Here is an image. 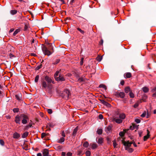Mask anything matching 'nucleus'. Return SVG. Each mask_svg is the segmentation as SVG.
Segmentation results:
<instances>
[{"label":"nucleus","instance_id":"nucleus-50","mask_svg":"<svg viewBox=\"0 0 156 156\" xmlns=\"http://www.w3.org/2000/svg\"><path fill=\"white\" fill-rule=\"evenodd\" d=\"M32 126V125L31 124H29L27 126H26L25 129H28L29 128L31 127Z\"/></svg>","mask_w":156,"mask_h":156},{"label":"nucleus","instance_id":"nucleus-27","mask_svg":"<svg viewBox=\"0 0 156 156\" xmlns=\"http://www.w3.org/2000/svg\"><path fill=\"white\" fill-rule=\"evenodd\" d=\"M78 130V126H77L73 130V135L75 136Z\"/></svg>","mask_w":156,"mask_h":156},{"label":"nucleus","instance_id":"nucleus-19","mask_svg":"<svg viewBox=\"0 0 156 156\" xmlns=\"http://www.w3.org/2000/svg\"><path fill=\"white\" fill-rule=\"evenodd\" d=\"M119 117L122 120L124 119L126 117L124 113L120 114L119 115Z\"/></svg>","mask_w":156,"mask_h":156},{"label":"nucleus","instance_id":"nucleus-20","mask_svg":"<svg viewBox=\"0 0 156 156\" xmlns=\"http://www.w3.org/2000/svg\"><path fill=\"white\" fill-rule=\"evenodd\" d=\"M100 101L103 104L107 106H109V105H110V104H109L104 100H101Z\"/></svg>","mask_w":156,"mask_h":156},{"label":"nucleus","instance_id":"nucleus-59","mask_svg":"<svg viewBox=\"0 0 156 156\" xmlns=\"http://www.w3.org/2000/svg\"><path fill=\"white\" fill-rule=\"evenodd\" d=\"M62 135L63 136V137H65L66 136L65 134V133L63 131L62 133Z\"/></svg>","mask_w":156,"mask_h":156},{"label":"nucleus","instance_id":"nucleus-26","mask_svg":"<svg viewBox=\"0 0 156 156\" xmlns=\"http://www.w3.org/2000/svg\"><path fill=\"white\" fill-rule=\"evenodd\" d=\"M65 140V139L64 137H61L58 140V142L60 143H62Z\"/></svg>","mask_w":156,"mask_h":156},{"label":"nucleus","instance_id":"nucleus-58","mask_svg":"<svg viewBox=\"0 0 156 156\" xmlns=\"http://www.w3.org/2000/svg\"><path fill=\"white\" fill-rule=\"evenodd\" d=\"M131 142H132V144H133V145L135 147H137V145L136 144L135 142L133 140Z\"/></svg>","mask_w":156,"mask_h":156},{"label":"nucleus","instance_id":"nucleus-39","mask_svg":"<svg viewBox=\"0 0 156 156\" xmlns=\"http://www.w3.org/2000/svg\"><path fill=\"white\" fill-rule=\"evenodd\" d=\"M77 30L79 31L82 34H83L84 33H85V32L83 31V30H82L81 29H80V28H77Z\"/></svg>","mask_w":156,"mask_h":156},{"label":"nucleus","instance_id":"nucleus-28","mask_svg":"<svg viewBox=\"0 0 156 156\" xmlns=\"http://www.w3.org/2000/svg\"><path fill=\"white\" fill-rule=\"evenodd\" d=\"M103 138H100L98 139L97 142L98 144H101L103 143Z\"/></svg>","mask_w":156,"mask_h":156},{"label":"nucleus","instance_id":"nucleus-14","mask_svg":"<svg viewBox=\"0 0 156 156\" xmlns=\"http://www.w3.org/2000/svg\"><path fill=\"white\" fill-rule=\"evenodd\" d=\"M29 28V23H25L24 30V31L28 30Z\"/></svg>","mask_w":156,"mask_h":156},{"label":"nucleus","instance_id":"nucleus-15","mask_svg":"<svg viewBox=\"0 0 156 156\" xmlns=\"http://www.w3.org/2000/svg\"><path fill=\"white\" fill-rule=\"evenodd\" d=\"M42 86L43 88L46 89L47 87L48 88L49 87L46 83V82L44 81H43L42 82Z\"/></svg>","mask_w":156,"mask_h":156},{"label":"nucleus","instance_id":"nucleus-9","mask_svg":"<svg viewBox=\"0 0 156 156\" xmlns=\"http://www.w3.org/2000/svg\"><path fill=\"white\" fill-rule=\"evenodd\" d=\"M64 94L68 98L70 94L69 91L68 90H65L64 91Z\"/></svg>","mask_w":156,"mask_h":156},{"label":"nucleus","instance_id":"nucleus-2","mask_svg":"<svg viewBox=\"0 0 156 156\" xmlns=\"http://www.w3.org/2000/svg\"><path fill=\"white\" fill-rule=\"evenodd\" d=\"M115 95L117 97L123 98L125 96V94L123 92H117L115 93Z\"/></svg>","mask_w":156,"mask_h":156},{"label":"nucleus","instance_id":"nucleus-23","mask_svg":"<svg viewBox=\"0 0 156 156\" xmlns=\"http://www.w3.org/2000/svg\"><path fill=\"white\" fill-rule=\"evenodd\" d=\"M60 71H56L55 74L54 75V77L55 78V80H56V78H57L58 77V76L59 75V73H60Z\"/></svg>","mask_w":156,"mask_h":156},{"label":"nucleus","instance_id":"nucleus-63","mask_svg":"<svg viewBox=\"0 0 156 156\" xmlns=\"http://www.w3.org/2000/svg\"><path fill=\"white\" fill-rule=\"evenodd\" d=\"M5 117L7 119H10L11 118V116L9 115H6Z\"/></svg>","mask_w":156,"mask_h":156},{"label":"nucleus","instance_id":"nucleus-41","mask_svg":"<svg viewBox=\"0 0 156 156\" xmlns=\"http://www.w3.org/2000/svg\"><path fill=\"white\" fill-rule=\"evenodd\" d=\"M113 143V146L114 148L116 147V146L117 145V144L116 143L115 140H114L112 141Z\"/></svg>","mask_w":156,"mask_h":156},{"label":"nucleus","instance_id":"nucleus-3","mask_svg":"<svg viewBox=\"0 0 156 156\" xmlns=\"http://www.w3.org/2000/svg\"><path fill=\"white\" fill-rule=\"evenodd\" d=\"M52 79H53V78H51L48 76H46L45 77V80L48 82V85L51 83H54V82L52 80Z\"/></svg>","mask_w":156,"mask_h":156},{"label":"nucleus","instance_id":"nucleus-6","mask_svg":"<svg viewBox=\"0 0 156 156\" xmlns=\"http://www.w3.org/2000/svg\"><path fill=\"white\" fill-rule=\"evenodd\" d=\"M56 80L57 81H65V79L63 77V76L61 74H60L59 75V77H58L57 78H56Z\"/></svg>","mask_w":156,"mask_h":156},{"label":"nucleus","instance_id":"nucleus-57","mask_svg":"<svg viewBox=\"0 0 156 156\" xmlns=\"http://www.w3.org/2000/svg\"><path fill=\"white\" fill-rule=\"evenodd\" d=\"M143 133L142 131H138V134L139 135V136L140 137H141L142 136V134Z\"/></svg>","mask_w":156,"mask_h":156},{"label":"nucleus","instance_id":"nucleus-51","mask_svg":"<svg viewBox=\"0 0 156 156\" xmlns=\"http://www.w3.org/2000/svg\"><path fill=\"white\" fill-rule=\"evenodd\" d=\"M146 115V112L144 111V112L141 115V117H144Z\"/></svg>","mask_w":156,"mask_h":156},{"label":"nucleus","instance_id":"nucleus-44","mask_svg":"<svg viewBox=\"0 0 156 156\" xmlns=\"http://www.w3.org/2000/svg\"><path fill=\"white\" fill-rule=\"evenodd\" d=\"M39 78V76L38 75H37L34 81L35 82L37 83L38 82Z\"/></svg>","mask_w":156,"mask_h":156},{"label":"nucleus","instance_id":"nucleus-22","mask_svg":"<svg viewBox=\"0 0 156 156\" xmlns=\"http://www.w3.org/2000/svg\"><path fill=\"white\" fill-rule=\"evenodd\" d=\"M125 149L129 153H131L133 151V149L132 148L130 147H125Z\"/></svg>","mask_w":156,"mask_h":156},{"label":"nucleus","instance_id":"nucleus-47","mask_svg":"<svg viewBox=\"0 0 156 156\" xmlns=\"http://www.w3.org/2000/svg\"><path fill=\"white\" fill-rule=\"evenodd\" d=\"M133 126L134 129H136V130L138 129L139 126L138 125H133Z\"/></svg>","mask_w":156,"mask_h":156},{"label":"nucleus","instance_id":"nucleus-4","mask_svg":"<svg viewBox=\"0 0 156 156\" xmlns=\"http://www.w3.org/2000/svg\"><path fill=\"white\" fill-rule=\"evenodd\" d=\"M42 50L45 55H47L49 56L52 54V53L46 47L42 49Z\"/></svg>","mask_w":156,"mask_h":156},{"label":"nucleus","instance_id":"nucleus-10","mask_svg":"<svg viewBox=\"0 0 156 156\" xmlns=\"http://www.w3.org/2000/svg\"><path fill=\"white\" fill-rule=\"evenodd\" d=\"M20 135L16 132H15L13 134V137L15 139H18L20 138Z\"/></svg>","mask_w":156,"mask_h":156},{"label":"nucleus","instance_id":"nucleus-38","mask_svg":"<svg viewBox=\"0 0 156 156\" xmlns=\"http://www.w3.org/2000/svg\"><path fill=\"white\" fill-rule=\"evenodd\" d=\"M129 95L131 98H134V94L132 92V91L130 92L129 93Z\"/></svg>","mask_w":156,"mask_h":156},{"label":"nucleus","instance_id":"nucleus-37","mask_svg":"<svg viewBox=\"0 0 156 156\" xmlns=\"http://www.w3.org/2000/svg\"><path fill=\"white\" fill-rule=\"evenodd\" d=\"M97 132L99 135H101L102 133V130L101 129H98Z\"/></svg>","mask_w":156,"mask_h":156},{"label":"nucleus","instance_id":"nucleus-1","mask_svg":"<svg viewBox=\"0 0 156 156\" xmlns=\"http://www.w3.org/2000/svg\"><path fill=\"white\" fill-rule=\"evenodd\" d=\"M20 117L23 119L22 120V123L23 124H27V121L29 120L28 116L24 114H22L20 115Z\"/></svg>","mask_w":156,"mask_h":156},{"label":"nucleus","instance_id":"nucleus-33","mask_svg":"<svg viewBox=\"0 0 156 156\" xmlns=\"http://www.w3.org/2000/svg\"><path fill=\"white\" fill-rule=\"evenodd\" d=\"M84 80H85V78L84 77H81L79 78L78 79L77 81H78V82H83V81H84Z\"/></svg>","mask_w":156,"mask_h":156},{"label":"nucleus","instance_id":"nucleus-62","mask_svg":"<svg viewBox=\"0 0 156 156\" xmlns=\"http://www.w3.org/2000/svg\"><path fill=\"white\" fill-rule=\"evenodd\" d=\"M120 84L122 85H123L124 84V81L123 80H122L120 82Z\"/></svg>","mask_w":156,"mask_h":156},{"label":"nucleus","instance_id":"nucleus-48","mask_svg":"<svg viewBox=\"0 0 156 156\" xmlns=\"http://www.w3.org/2000/svg\"><path fill=\"white\" fill-rule=\"evenodd\" d=\"M135 121L137 123H139L140 122V120L139 119H135Z\"/></svg>","mask_w":156,"mask_h":156},{"label":"nucleus","instance_id":"nucleus-17","mask_svg":"<svg viewBox=\"0 0 156 156\" xmlns=\"http://www.w3.org/2000/svg\"><path fill=\"white\" fill-rule=\"evenodd\" d=\"M124 91L126 93H127L130 92L132 90L130 89V88L129 87H126L124 89Z\"/></svg>","mask_w":156,"mask_h":156},{"label":"nucleus","instance_id":"nucleus-18","mask_svg":"<svg viewBox=\"0 0 156 156\" xmlns=\"http://www.w3.org/2000/svg\"><path fill=\"white\" fill-rule=\"evenodd\" d=\"M142 90L143 92L145 93L148 92L149 90V88L146 87H143Z\"/></svg>","mask_w":156,"mask_h":156},{"label":"nucleus","instance_id":"nucleus-46","mask_svg":"<svg viewBox=\"0 0 156 156\" xmlns=\"http://www.w3.org/2000/svg\"><path fill=\"white\" fill-rule=\"evenodd\" d=\"M4 144L5 143L4 141L2 140H0V144L1 145L3 146L4 145Z\"/></svg>","mask_w":156,"mask_h":156},{"label":"nucleus","instance_id":"nucleus-5","mask_svg":"<svg viewBox=\"0 0 156 156\" xmlns=\"http://www.w3.org/2000/svg\"><path fill=\"white\" fill-rule=\"evenodd\" d=\"M122 143L123 145L126 146V147H130L132 144V142H129V141H123Z\"/></svg>","mask_w":156,"mask_h":156},{"label":"nucleus","instance_id":"nucleus-13","mask_svg":"<svg viewBox=\"0 0 156 156\" xmlns=\"http://www.w3.org/2000/svg\"><path fill=\"white\" fill-rule=\"evenodd\" d=\"M147 135L145 136H144V141H146L147 140V139L149 138L150 136L149 134L150 132L149 131L148 129L147 130Z\"/></svg>","mask_w":156,"mask_h":156},{"label":"nucleus","instance_id":"nucleus-54","mask_svg":"<svg viewBox=\"0 0 156 156\" xmlns=\"http://www.w3.org/2000/svg\"><path fill=\"white\" fill-rule=\"evenodd\" d=\"M72 153L70 152H68L66 154L67 156H72Z\"/></svg>","mask_w":156,"mask_h":156},{"label":"nucleus","instance_id":"nucleus-56","mask_svg":"<svg viewBox=\"0 0 156 156\" xmlns=\"http://www.w3.org/2000/svg\"><path fill=\"white\" fill-rule=\"evenodd\" d=\"M98 118L100 119H102L103 118V116L101 114H100L98 116Z\"/></svg>","mask_w":156,"mask_h":156},{"label":"nucleus","instance_id":"nucleus-60","mask_svg":"<svg viewBox=\"0 0 156 156\" xmlns=\"http://www.w3.org/2000/svg\"><path fill=\"white\" fill-rule=\"evenodd\" d=\"M103 43V41L102 39H101L99 42V44L102 45Z\"/></svg>","mask_w":156,"mask_h":156},{"label":"nucleus","instance_id":"nucleus-36","mask_svg":"<svg viewBox=\"0 0 156 156\" xmlns=\"http://www.w3.org/2000/svg\"><path fill=\"white\" fill-rule=\"evenodd\" d=\"M15 97L16 98L18 101H20L21 100L20 96V94H16L15 95Z\"/></svg>","mask_w":156,"mask_h":156},{"label":"nucleus","instance_id":"nucleus-8","mask_svg":"<svg viewBox=\"0 0 156 156\" xmlns=\"http://www.w3.org/2000/svg\"><path fill=\"white\" fill-rule=\"evenodd\" d=\"M112 121H115L117 123H118L119 124L121 123L122 122V119H116L115 118H114L113 119Z\"/></svg>","mask_w":156,"mask_h":156},{"label":"nucleus","instance_id":"nucleus-52","mask_svg":"<svg viewBox=\"0 0 156 156\" xmlns=\"http://www.w3.org/2000/svg\"><path fill=\"white\" fill-rule=\"evenodd\" d=\"M48 113L49 114H51L52 112V111L51 109H49L47 110Z\"/></svg>","mask_w":156,"mask_h":156},{"label":"nucleus","instance_id":"nucleus-32","mask_svg":"<svg viewBox=\"0 0 156 156\" xmlns=\"http://www.w3.org/2000/svg\"><path fill=\"white\" fill-rule=\"evenodd\" d=\"M106 140L107 141V143H108V144H111V140L110 138H109L108 137H107L106 138Z\"/></svg>","mask_w":156,"mask_h":156},{"label":"nucleus","instance_id":"nucleus-40","mask_svg":"<svg viewBox=\"0 0 156 156\" xmlns=\"http://www.w3.org/2000/svg\"><path fill=\"white\" fill-rule=\"evenodd\" d=\"M20 31L19 29H17L14 32L13 34V35L14 36H15L18 33H19Z\"/></svg>","mask_w":156,"mask_h":156},{"label":"nucleus","instance_id":"nucleus-55","mask_svg":"<svg viewBox=\"0 0 156 156\" xmlns=\"http://www.w3.org/2000/svg\"><path fill=\"white\" fill-rule=\"evenodd\" d=\"M83 58H82L81 59V60H80V65H83Z\"/></svg>","mask_w":156,"mask_h":156},{"label":"nucleus","instance_id":"nucleus-42","mask_svg":"<svg viewBox=\"0 0 156 156\" xmlns=\"http://www.w3.org/2000/svg\"><path fill=\"white\" fill-rule=\"evenodd\" d=\"M125 133V132H124L121 131L119 132V134L121 137H122L124 136Z\"/></svg>","mask_w":156,"mask_h":156},{"label":"nucleus","instance_id":"nucleus-49","mask_svg":"<svg viewBox=\"0 0 156 156\" xmlns=\"http://www.w3.org/2000/svg\"><path fill=\"white\" fill-rule=\"evenodd\" d=\"M41 67H42V65L41 64V65L37 66L36 68L35 69L36 70H38L39 69H40L41 68Z\"/></svg>","mask_w":156,"mask_h":156},{"label":"nucleus","instance_id":"nucleus-29","mask_svg":"<svg viewBox=\"0 0 156 156\" xmlns=\"http://www.w3.org/2000/svg\"><path fill=\"white\" fill-rule=\"evenodd\" d=\"M28 135V133L27 132L24 133L22 136V137L23 138H26Z\"/></svg>","mask_w":156,"mask_h":156},{"label":"nucleus","instance_id":"nucleus-45","mask_svg":"<svg viewBox=\"0 0 156 156\" xmlns=\"http://www.w3.org/2000/svg\"><path fill=\"white\" fill-rule=\"evenodd\" d=\"M86 156H90V152L89 151H87L85 152Z\"/></svg>","mask_w":156,"mask_h":156},{"label":"nucleus","instance_id":"nucleus-11","mask_svg":"<svg viewBox=\"0 0 156 156\" xmlns=\"http://www.w3.org/2000/svg\"><path fill=\"white\" fill-rule=\"evenodd\" d=\"M124 76L126 78H130L132 76V74L130 73H126L124 74Z\"/></svg>","mask_w":156,"mask_h":156},{"label":"nucleus","instance_id":"nucleus-53","mask_svg":"<svg viewBox=\"0 0 156 156\" xmlns=\"http://www.w3.org/2000/svg\"><path fill=\"white\" fill-rule=\"evenodd\" d=\"M46 134L45 133H42L41 134V138H44L46 136Z\"/></svg>","mask_w":156,"mask_h":156},{"label":"nucleus","instance_id":"nucleus-34","mask_svg":"<svg viewBox=\"0 0 156 156\" xmlns=\"http://www.w3.org/2000/svg\"><path fill=\"white\" fill-rule=\"evenodd\" d=\"M60 61V59H56L55 61L53 62L52 64L54 65H55L58 63Z\"/></svg>","mask_w":156,"mask_h":156},{"label":"nucleus","instance_id":"nucleus-61","mask_svg":"<svg viewBox=\"0 0 156 156\" xmlns=\"http://www.w3.org/2000/svg\"><path fill=\"white\" fill-rule=\"evenodd\" d=\"M9 55V57L10 58H12V57H15L14 55H13L12 54H11V53H10Z\"/></svg>","mask_w":156,"mask_h":156},{"label":"nucleus","instance_id":"nucleus-35","mask_svg":"<svg viewBox=\"0 0 156 156\" xmlns=\"http://www.w3.org/2000/svg\"><path fill=\"white\" fill-rule=\"evenodd\" d=\"M89 146V143L87 141L85 142L83 144V146L85 147H87Z\"/></svg>","mask_w":156,"mask_h":156},{"label":"nucleus","instance_id":"nucleus-21","mask_svg":"<svg viewBox=\"0 0 156 156\" xmlns=\"http://www.w3.org/2000/svg\"><path fill=\"white\" fill-rule=\"evenodd\" d=\"M90 146H91L92 149H96L97 147V144H90Z\"/></svg>","mask_w":156,"mask_h":156},{"label":"nucleus","instance_id":"nucleus-24","mask_svg":"<svg viewBox=\"0 0 156 156\" xmlns=\"http://www.w3.org/2000/svg\"><path fill=\"white\" fill-rule=\"evenodd\" d=\"M141 102L140 101H137L134 105V108H136L137 107L139 106V104L141 103Z\"/></svg>","mask_w":156,"mask_h":156},{"label":"nucleus","instance_id":"nucleus-30","mask_svg":"<svg viewBox=\"0 0 156 156\" xmlns=\"http://www.w3.org/2000/svg\"><path fill=\"white\" fill-rule=\"evenodd\" d=\"M102 58V56H98L96 58V60L100 62Z\"/></svg>","mask_w":156,"mask_h":156},{"label":"nucleus","instance_id":"nucleus-7","mask_svg":"<svg viewBox=\"0 0 156 156\" xmlns=\"http://www.w3.org/2000/svg\"><path fill=\"white\" fill-rule=\"evenodd\" d=\"M43 156H48L49 152L48 150L47 149H44L43 151Z\"/></svg>","mask_w":156,"mask_h":156},{"label":"nucleus","instance_id":"nucleus-43","mask_svg":"<svg viewBox=\"0 0 156 156\" xmlns=\"http://www.w3.org/2000/svg\"><path fill=\"white\" fill-rule=\"evenodd\" d=\"M19 110V109L18 108H14L13 109V111L14 113L18 112Z\"/></svg>","mask_w":156,"mask_h":156},{"label":"nucleus","instance_id":"nucleus-64","mask_svg":"<svg viewBox=\"0 0 156 156\" xmlns=\"http://www.w3.org/2000/svg\"><path fill=\"white\" fill-rule=\"evenodd\" d=\"M62 156H66V153L64 152H62Z\"/></svg>","mask_w":156,"mask_h":156},{"label":"nucleus","instance_id":"nucleus-31","mask_svg":"<svg viewBox=\"0 0 156 156\" xmlns=\"http://www.w3.org/2000/svg\"><path fill=\"white\" fill-rule=\"evenodd\" d=\"M99 87L101 88L102 87L104 88L105 90H106L107 89L106 86L104 84H101L99 85Z\"/></svg>","mask_w":156,"mask_h":156},{"label":"nucleus","instance_id":"nucleus-12","mask_svg":"<svg viewBox=\"0 0 156 156\" xmlns=\"http://www.w3.org/2000/svg\"><path fill=\"white\" fill-rule=\"evenodd\" d=\"M20 116L18 115H16L15 118V121L16 123L20 124Z\"/></svg>","mask_w":156,"mask_h":156},{"label":"nucleus","instance_id":"nucleus-25","mask_svg":"<svg viewBox=\"0 0 156 156\" xmlns=\"http://www.w3.org/2000/svg\"><path fill=\"white\" fill-rule=\"evenodd\" d=\"M17 11L16 10H12L10 11V13L12 15H14L16 14Z\"/></svg>","mask_w":156,"mask_h":156},{"label":"nucleus","instance_id":"nucleus-16","mask_svg":"<svg viewBox=\"0 0 156 156\" xmlns=\"http://www.w3.org/2000/svg\"><path fill=\"white\" fill-rule=\"evenodd\" d=\"M112 129L111 127L110 126H108L105 127V130L106 133H108L110 132Z\"/></svg>","mask_w":156,"mask_h":156}]
</instances>
